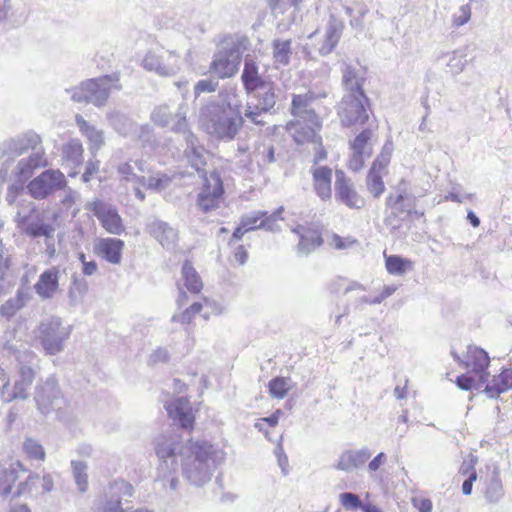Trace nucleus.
Instances as JSON below:
<instances>
[{
  "label": "nucleus",
  "mask_w": 512,
  "mask_h": 512,
  "mask_svg": "<svg viewBox=\"0 0 512 512\" xmlns=\"http://www.w3.org/2000/svg\"><path fill=\"white\" fill-rule=\"evenodd\" d=\"M341 87L343 95L336 105L337 116L344 128H359L369 120L371 100L364 85L366 71L351 64L343 63L341 67Z\"/></svg>",
  "instance_id": "1"
},
{
  "label": "nucleus",
  "mask_w": 512,
  "mask_h": 512,
  "mask_svg": "<svg viewBox=\"0 0 512 512\" xmlns=\"http://www.w3.org/2000/svg\"><path fill=\"white\" fill-rule=\"evenodd\" d=\"M223 460V451L212 443L205 440L187 441L182 452V475L191 485L202 487L211 480Z\"/></svg>",
  "instance_id": "2"
},
{
  "label": "nucleus",
  "mask_w": 512,
  "mask_h": 512,
  "mask_svg": "<svg viewBox=\"0 0 512 512\" xmlns=\"http://www.w3.org/2000/svg\"><path fill=\"white\" fill-rule=\"evenodd\" d=\"M199 120L204 130L221 141H232L244 124L240 106L230 102H210L201 107Z\"/></svg>",
  "instance_id": "3"
},
{
  "label": "nucleus",
  "mask_w": 512,
  "mask_h": 512,
  "mask_svg": "<svg viewBox=\"0 0 512 512\" xmlns=\"http://www.w3.org/2000/svg\"><path fill=\"white\" fill-rule=\"evenodd\" d=\"M40 144V136L33 131L5 140L0 144V160H2L3 165L8 167L16 157L33 150L34 152L27 158H22L16 167V177L19 181L24 182L32 176L35 169L47 165L43 153L36 151Z\"/></svg>",
  "instance_id": "4"
},
{
  "label": "nucleus",
  "mask_w": 512,
  "mask_h": 512,
  "mask_svg": "<svg viewBox=\"0 0 512 512\" xmlns=\"http://www.w3.org/2000/svg\"><path fill=\"white\" fill-rule=\"evenodd\" d=\"M156 456L160 463L157 468L156 481L175 491L178 488V458L182 459L185 443L182 436L175 431H166L153 440Z\"/></svg>",
  "instance_id": "5"
},
{
  "label": "nucleus",
  "mask_w": 512,
  "mask_h": 512,
  "mask_svg": "<svg viewBox=\"0 0 512 512\" xmlns=\"http://www.w3.org/2000/svg\"><path fill=\"white\" fill-rule=\"evenodd\" d=\"M113 89H122L118 72L85 80L79 86L66 91L76 103H90L96 107H103Z\"/></svg>",
  "instance_id": "6"
},
{
  "label": "nucleus",
  "mask_w": 512,
  "mask_h": 512,
  "mask_svg": "<svg viewBox=\"0 0 512 512\" xmlns=\"http://www.w3.org/2000/svg\"><path fill=\"white\" fill-rule=\"evenodd\" d=\"M187 105L185 103L180 104V107L176 113L179 118L176 123L171 126V131L174 133L181 134L185 142L184 156L192 168H194L198 176L202 178V174L209 175L204 167L207 164L206 149L203 144L200 143L199 138L192 132L190 125L186 118Z\"/></svg>",
  "instance_id": "7"
},
{
  "label": "nucleus",
  "mask_w": 512,
  "mask_h": 512,
  "mask_svg": "<svg viewBox=\"0 0 512 512\" xmlns=\"http://www.w3.org/2000/svg\"><path fill=\"white\" fill-rule=\"evenodd\" d=\"M71 327L65 326L59 317L43 320L38 327V340L47 355H56L64 350L69 339Z\"/></svg>",
  "instance_id": "8"
},
{
  "label": "nucleus",
  "mask_w": 512,
  "mask_h": 512,
  "mask_svg": "<svg viewBox=\"0 0 512 512\" xmlns=\"http://www.w3.org/2000/svg\"><path fill=\"white\" fill-rule=\"evenodd\" d=\"M249 96V102L245 110V117L256 125H262L263 122L258 117L263 113L272 112L276 104V85L272 81H266L256 89L246 92Z\"/></svg>",
  "instance_id": "9"
},
{
  "label": "nucleus",
  "mask_w": 512,
  "mask_h": 512,
  "mask_svg": "<svg viewBox=\"0 0 512 512\" xmlns=\"http://www.w3.org/2000/svg\"><path fill=\"white\" fill-rule=\"evenodd\" d=\"M134 494L133 486L123 480L116 479L109 483L107 491L99 495L92 503V512H126L122 501Z\"/></svg>",
  "instance_id": "10"
},
{
  "label": "nucleus",
  "mask_w": 512,
  "mask_h": 512,
  "mask_svg": "<svg viewBox=\"0 0 512 512\" xmlns=\"http://www.w3.org/2000/svg\"><path fill=\"white\" fill-rule=\"evenodd\" d=\"M247 42V38H242L220 50L211 63L210 71L221 79L234 76L239 69Z\"/></svg>",
  "instance_id": "11"
},
{
  "label": "nucleus",
  "mask_w": 512,
  "mask_h": 512,
  "mask_svg": "<svg viewBox=\"0 0 512 512\" xmlns=\"http://www.w3.org/2000/svg\"><path fill=\"white\" fill-rule=\"evenodd\" d=\"M14 221L19 231L32 239L41 237L46 240L53 239L54 225L44 221L43 214L35 205L25 212L18 211Z\"/></svg>",
  "instance_id": "12"
},
{
  "label": "nucleus",
  "mask_w": 512,
  "mask_h": 512,
  "mask_svg": "<svg viewBox=\"0 0 512 512\" xmlns=\"http://www.w3.org/2000/svg\"><path fill=\"white\" fill-rule=\"evenodd\" d=\"M67 185L65 175L58 169H46L26 186L27 193L35 200H44Z\"/></svg>",
  "instance_id": "13"
},
{
  "label": "nucleus",
  "mask_w": 512,
  "mask_h": 512,
  "mask_svg": "<svg viewBox=\"0 0 512 512\" xmlns=\"http://www.w3.org/2000/svg\"><path fill=\"white\" fill-rule=\"evenodd\" d=\"M34 400L38 411L44 416L62 409L65 405V399L54 376H49L37 384Z\"/></svg>",
  "instance_id": "14"
},
{
  "label": "nucleus",
  "mask_w": 512,
  "mask_h": 512,
  "mask_svg": "<svg viewBox=\"0 0 512 512\" xmlns=\"http://www.w3.org/2000/svg\"><path fill=\"white\" fill-rule=\"evenodd\" d=\"M202 188L197 196V205L204 212H210L219 207L225 189L221 172L213 169L209 175L202 174Z\"/></svg>",
  "instance_id": "15"
},
{
  "label": "nucleus",
  "mask_w": 512,
  "mask_h": 512,
  "mask_svg": "<svg viewBox=\"0 0 512 512\" xmlns=\"http://www.w3.org/2000/svg\"><path fill=\"white\" fill-rule=\"evenodd\" d=\"M34 378L35 373L31 367L21 366L18 376L13 380V382L8 378L7 384L0 393V399L5 403L28 399Z\"/></svg>",
  "instance_id": "16"
},
{
  "label": "nucleus",
  "mask_w": 512,
  "mask_h": 512,
  "mask_svg": "<svg viewBox=\"0 0 512 512\" xmlns=\"http://www.w3.org/2000/svg\"><path fill=\"white\" fill-rule=\"evenodd\" d=\"M142 66L145 70L155 72L159 76H173L180 69L179 55L174 51H164L161 54L148 51L142 60Z\"/></svg>",
  "instance_id": "17"
},
{
  "label": "nucleus",
  "mask_w": 512,
  "mask_h": 512,
  "mask_svg": "<svg viewBox=\"0 0 512 512\" xmlns=\"http://www.w3.org/2000/svg\"><path fill=\"white\" fill-rule=\"evenodd\" d=\"M86 208L99 220L102 227L110 234L120 235L124 225L117 209L100 199L89 202Z\"/></svg>",
  "instance_id": "18"
},
{
  "label": "nucleus",
  "mask_w": 512,
  "mask_h": 512,
  "mask_svg": "<svg viewBox=\"0 0 512 512\" xmlns=\"http://www.w3.org/2000/svg\"><path fill=\"white\" fill-rule=\"evenodd\" d=\"M146 232L153 237L163 249L172 252L179 242V231L168 222L153 219L146 224Z\"/></svg>",
  "instance_id": "19"
},
{
  "label": "nucleus",
  "mask_w": 512,
  "mask_h": 512,
  "mask_svg": "<svg viewBox=\"0 0 512 512\" xmlns=\"http://www.w3.org/2000/svg\"><path fill=\"white\" fill-rule=\"evenodd\" d=\"M372 135V130L366 128L357 134L352 141H350L349 145L352 150V155L348 163L350 170L354 172L360 171L364 166L365 159L371 157L373 153V149L370 145Z\"/></svg>",
  "instance_id": "20"
},
{
  "label": "nucleus",
  "mask_w": 512,
  "mask_h": 512,
  "mask_svg": "<svg viewBox=\"0 0 512 512\" xmlns=\"http://www.w3.org/2000/svg\"><path fill=\"white\" fill-rule=\"evenodd\" d=\"M335 175V199L351 209H362L365 199L354 189L351 180L342 170H336Z\"/></svg>",
  "instance_id": "21"
},
{
  "label": "nucleus",
  "mask_w": 512,
  "mask_h": 512,
  "mask_svg": "<svg viewBox=\"0 0 512 512\" xmlns=\"http://www.w3.org/2000/svg\"><path fill=\"white\" fill-rule=\"evenodd\" d=\"M169 417L181 429L190 430L195 423L188 399L180 397L165 405Z\"/></svg>",
  "instance_id": "22"
},
{
  "label": "nucleus",
  "mask_w": 512,
  "mask_h": 512,
  "mask_svg": "<svg viewBox=\"0 0 512 512\" xmlns=\"http://www.w3.org/2000/svg\"><path fill=\"white\" fill-rule=\"evenodd\" d=\"M466 358L464 368L476 373L480 382H487L489 377L488 367L490 364L488 353L482 348L469 346Z\"/></svg>",
  "instance_id": "23"
},
{
  "label": "nucleus",
  "mask_w": 512,
  "mask_h": 512,
  "mask_svg": "<svg viewBox=\"0 0 512 512\" xmlns=\"http://www.w3.org/2000/svg\"><path fill=\"white\" fill-rule=\"evenodd\" d=\"M124 241L119 238H100L94 244V252L110 264H119L122 260Z\"/></svg>",
  "instance_id": "24"
},
{
  "label": "nucleus",
  "mask_w": 512,
  "mask_h": 512,
  "mask_svg": "<svg viewBox=\"0 0 512 512\" xmlns=\"http://www.w3.org/2000/svg\"><path fill=\"white\" fill-rule=\"evenodd\" d=\"M59 287V271L50 268L43 271L34 285L35 292L41 299H50Z\"/></svg>",
  "instance_id": "25"
},
{
  "label": "nucleus",
  "mask_w": 512,
  "mask_h": 512,
  "mask_svg": "<svg viewBox=\"0 0 512 512\" xmlns=\"http://www.w3.org/2000/svg\"><path fill=\"white\" fill-rule=\"evenodd\" d=\"M371 455L372 452L366 447L359 450H347L340 455L335 467L338 470L349 473L353 469L363 466Z\"/></svg>",
  "instance_id": "26"
},
{
  "label": "nucleus",
  "mask_w": 512,
  "mask_h": 512,
  "mask_svg": "<svg viewBox=\"0 0 512 512\" xmlns=\"http://www.w3.org/2000/svg\"><path fill=\"white\" fill-rule=\"evenodd\" d=\"M512 388V368H503L502 371L494 376L487 383L483 392L490 399H497L501 393Z\"/></svg>",
  "instance_id": "27"
},
{
  "label": "nucleus",
  "mask_w": 512,
  "mask_h": 512,
  "mask_svg": "<svg viewBox=\"0 0 512 512\" xmlns=\"http://www.w3.org/2000/svg\"><path fill=\"white\" fill-rule=\"evenodd\" d=\"M258 64L251 55L244 58V68L241 74V81L245 91L256 89L267 80L263 78L258 71Z\"/></svg>",
  "instance_id": "28"
},
{
  "label": "nucleus",
  "mask_w": 512,
  "mask_h": 512,
  "mask_svg": "<svg viewBox=\"0 0 512 512\" xmlns=\"http://www.w3.org/2000/svg\"><path fill=\"white\" fill-rule=\"evenodd\" d=\"M342 34V24L337 22L334 16L330 17L327 24L324 41L319 47L321 56L329 55L337 46Z\"/></svg>",
  "instance_id": "29"
},
{
  "label": "nucleus",
  "mask_w": 512,
  "mask_h": 512,
  "mask_svg": "<svg viewBox=\"0 0 512 512\" xmlns=\"http://www.w3.org/2000/svg\"><path fill=\"white\" fill-rule=\"evenodd\" d=\"M30 298L31 294L28 288H18L16 295L12 298H9L4 304L0 306V314L7 319L12 318L26 305Z\"/></svg>",
  "instance_id": "30"
},
{
  "label": "nucleus",
  "mask_w": 512,
  "mask_h": 512,
  "mask_svg": "<svg viewBox=\"0 0 512 512\" xmlns=\"http://www.w3.org/2000/svg\"><path fill=\"white\" fill-rule=\"evenodd\" d=\"M76 123L81 133L88 139L90 144V150L95 156L96 152L104 144V133L102 130H98L95 126L87 122L82 116H76Z\"/></svg>",
  "instance_id": "31"
},
{
  "label": "nucleus",
  "mask_w": 512,
  "mask_h": 512,
  "mask_svg": "<svg viewBox=\"0 0 512 512\" xmlns=\"http://www.w3.org/2000/svg\"><path fill=\"white\" fill-rule=\"evenodd\" d=\"M414 198L405 191H401L396 196L389 194L386 197L385 205L392 210V214L396 217L401 213H412L414 206Z\"/></svg>",
  "instance_id": "32"
},
{
  "label": "nucleus",
  "mask_w": 512,
  "mask_h": 512,
  "mask_svg": "<svg viewBox=\"0 0 512 512\" xmlns=\"http://www.w3.org/2000/svg\"><path fill=\"white\" fill-rule=\"evenodd\" d=\"M182 279L187 290L192 294H198L203 288L200 275L193 267L190 260H185L181 267Z\"/></svg>",
  "instance_id": "33"
},
{
  "label": "nucleus",
  "mask_w": 512,
  "mask_h": 512,
  "mask_svg": "<svg viewBox=\"0 0 512 512\" xmlns=\"http://www.w3.org/2000/svg\"><path fill=\"white\" fill-rule=\"evenodd\" d=\"M21 467L20 462L17 461L11 464L9 468L0 470V495L13 494L12 487L19 478L18 472Z\"/></svg>",
  "instance_id": "34"
},
{
  "label": "nucleus",
  "mask_w": 512,
  "mask_h": 512,
  "mask_svg": "<svg viewBox=\"0 0 512 512\" xmlns=\"http://www.w3.org/2000/svg\"><path fill=\"white\" fill-rule=\"evenodd\" d=\"M504 495L500 471L497 467L492 470L485 490V498L489 503H498Z\"/></svg>",
  "instance_id": "35"
},
{
  "label": "nucleus",
  "mask_w": 512,
  "mask_h": 512,
  "mask_svg": "<svg viewBox=\"0 0 512 512\" xmlns=\"http://www.w3.org/2000/svg\"><path fill=\"white\" fill-rule=\"evenodd\" d=\"M107 119L113 129L122 136L129 135L135 126L134 121L130 117L119 111L107 114Z\"/></svg>",
  "instance_id": "36"
},
{
  "label": "nucleus",
  "mask_w": 512,
  "mask_h": 512,
  "mask_svg": "<svg viewBox=\"0 0 512 512\" xmlns=\"http://www.w3.org/2000/svg\"><path fill=\"white\" fill-rule=\"evenodd\" d=\"M323 244V238L319 230L310 228L309 231L299 240L297 252L300 255H308L317 247Z\"/></svg>",
  "instance_id": "37"
},
{
  "label": "nucleus",
  "mask_w": 512,
  "mask_h": 512,
  "mask_svg": "<svg viewBox=\"0 0 512 512\" xmlns=\"http://www.w3.org/2000/svg\"><path fill=\"white\" fill-rule=\"evenodd\" d=\"M71 472L77 489L80 493H86L89 488L88 482V465L81 460L71 461Z\"/></svg>",
  "instance_id": "38"
},
{
  "label": "nucleus",
  "mask_w": 512,
  "mask_h": 512,
  "mask_svg": "<svg viewBox=\"0 0 512 512\" xmlns=\"http://www.w3.org/2000/svg\"><path fill=\"white\" fill-rule=\"evenodd\" d=\"M385 267L390 275H404L411 267L412 261L400 255L384 254Z\"/></svg>",
  "instance_id": "39"
},
{
  "label": "nucleus",
  "mask_w": 512,
  "mask_h": 512,
  "mask_svg": "<svg viewBox=\"0 0 512 512\" xmlns=\"http://www.w3.org/2000/svg\"><path fill=\"white\" fill-rule=\"evenodd\" d=\"M292 41L290 39H274L272 42V53L275 63L287 66L290 63L292 54Z\"/></svg>",
  "instance_id": "40"
},
{
  "label": "nucleus",
  "mask_w": 512,
  "mask_h": 512,
  "mask_svg": "<svg viewBox=\"0 0 512 512\" xmlns=\"http://www.w3.org/2000/svg\"><path fill=\"white\" fill-rule=\"evenodd\" d=\"M180 107V105L178 106ZM179 109V108H177ZM178 110L173 112L169 105L162 104L154 108V110L151 113V120L154 124L164 128L168 127L172 121V119L175 117L176 119H179L176 115ZM178 120L175 121V123Z\"/></svg>",
  "instance_id": "41"
},
{
  "label": "nucleus",
  "mask_w": 512,
  "mask_h": 512,
  "mask_svg": "<svg viewBox=\"0 0 512 512\" xmlns=\"http://www.w3.org/2000/svg\"><path fill=\"white\" fill-rule=\"evenodd\" d=\"M466 373L459 375L456 380V386L464 391H472L474 389H479L486 382H480L478 375L473 371L467 369Z\"/></svg>",
  "instance_id": "42"
},
{
  "label": "nucleus",
  "mask_w": 512,
  "mask_h": 512,
  "mask_svg": "<svg viewBox=\"0 0 512 512\" xmlns=\"http://www.w3.org/2000/svg\"><path fill=\"white\" fill-rule=\"evenodd\" d=\"M366 187L374 198H380L385 191V184L381 173L368 171L366 176Z\"/></svg>",
  "instance_id": "43"
},
{
  "label": "nucleus",
  "mask_w": 512,
  "mask_h": 512,
  "mask_svg": "<svg viewBox=\"0 0 512 512\" xmlns=\"http://www.w3.org/2000/svg\"><path fill=\"white\" fill-rule=\"evenodd\" d=\"M23 451L27 457L32 460L44 461L46 458L44 447L39 441L33 438H26L24 440Z\"/></svg>",
  "instance_id": "44"
},
{
  "label": "nucleus",
  "mask_w": 512,
  "mask_h": 512,
  "mask_svg": "<svg viewBox=\"0 0 512 512\" xmlns=\"http://www.w3.org/2000/svg\"><path fill=\"white\" fill-rule=\"evenodd\" d=\"M138 139L143 148L154 150L158 146L157 138L154 134L153 127L149 124L141 125L138 132Z\"/></svg>",
  "instance_id": "45"
},
{
  "label": "nucleus",
  "mask_w": 512,
  "mask_h": 512,
  "mask_svg": "<svg viewBox=\"0 0 512 512\" xmlns=\"http://www.w3.org/2000/svg\"><path fill=\"white\" fill-rule=\"evenodd\" d=\"M287 379L284 377H274L269 381V393L277 399H283L288 393Z\"/></svg>",
  "instance_id": "46"
},
{
  "label": "nucleus",
  "mask_w": 512,
  "mask_h": 512,
  "mask_svg": "<svg viewBox=\"0 0 512 512\" xmlns=\"http://www.w3.org/2000/svg\"><path fill=\"white\" fill-rule=\"evenodd\" d=\"M340 504L346 510H362L365 503L362 502L359 495L352 492H343L339 495Z\"/></svg>",
  "instance_id": "47"
},
{
  "label": "nucleus",
  "mask_w": 512,
  "mask_h": 512,
  "mask_svg": "<svg viewBox=\"0 0 512 512\" xmlns=\"http://www.w3.org/2000/svg\"><path fill=\"white\" fill-rule=\"evenodd\" d=\"M266 215V211L264 210H257L252 211L249 214H244L240 218V223L243 225V228H245L248 232L254 231L259 229L258 222L263 218V216Z\"/></svg>",
  "instance_id": "48"
},
{
  "label": "nucleus",
  "mask_w": 512,
  "mask_h": 512,
  "mask_svg": "<svg viewBox=\"0 0 512 512\" xmlns=\"http://www.w3.org/2000/svg\"><path fill=\"white\" fill-rule=\"evenodd\" d=\"M467 62V56L463 52L454 51L449 58L447 66L453 75H457L463 71Z\"/></svg>",
  "instance_id": "49"
},
{
  "label": "nucleus",
  "mask_w": 512,
  "mask_h": 512,
  "mask_svg": "<svg viewBox=\"0 0 512 512\" xmlns=\"http://www.w3.org/2000/svg\"><path fill=\"white\" fill-rule=\"evenodd\" d=\"M40 481L39 474L30 473L25 481L20 482L13 492V497H19L23 494L30 493L36 487V484Z\"/></svg>",
  "instance_id": "50"
},
{
  "label": "nucleus",
  "mask_w": 512,
  "mask_h": 512,
  "mask_svg": "<svg viewBox=\"0 0 512 512\" xmlns=\"http://www.w3.org/2000/svg\"><path fill=\"white\" fill-rule=\"evenodd\" d=\"M311 100L312 97L308 94L293 95L291 102V113L293 115H298L302 109L309 105Z\"/></svg>",
  "instance_id": "51"
},
{
  "label": "nucleus",
  "mask_w": 512,
  "mask_h": 512,
  "mask_svg": "<svg viewBox=\"0 0 512 512\" xmlns=\"http://www.w3.org/2000/svg\"><path fill=\"white\" fill-rule=\"evenodd\" d=\"M314 183H331L332 169L328 166H320L312 170Z\"/></svg>",
  "instance_id": "52"
},
{
  "label": "nucleus",
  "mask_w": 512,
  "mask_h": 512,
  "mask_svg": "<svg viewBox=\"0 0 512 512\" xmlns=\"http://www.w3.org/2000/svg\"><path fill=\"white\" fill-rule=\"evenodd\" d=\"M171 182V178L164 173L150 176L148 178V187L155 190H162L168 187Z\"/></svg>",
  "instance_id": "53"
},
{
  "label": "nucleus",
  "mask_w": 512,
  "mask_h": 512,
  "mask_svg": "<svg viewBox=\"0 0 512 512\" xmlns=\"http://www.w3.org/2000/svg\"><path fill=\"white\" fill-rule=\"evenodd\" d=\"M471 18V8L469 4L462 5L459 11L453 16V25L460 27L468 23Z\"/></svg>",
  "instance_id": "54"
},
{
  "label": "nucleus",
  "mask_w": 512,
  "mask_h": 512,
  "mask_svg": "<svg viewBox=\"0 0 512 512\" xmlns=\"http://www.w3.org/2000/svg\"><path fill=\"white\" fill-rule=\"evenodd\" d=\"M391 154L390 152H385V149L381 152L380 155L376 157L373 161L369 171L381 173L383 169H385L390 162Z\"/></svg>",
  "instance_id": "55"
},
{
  "label": "nucleus",
  "mask_w": 512,
  "mask_h": 512,
  "mask_svg": "<svg viewBox=\"0 0 512 512\" xmlns=\"http://www.w3.org/2000/svg\"><path fill=\"white\" fill-rule=\"evenodd\" d=\"M218 86V82L211 80V79H201L199 80L195 87H194V93L195 96H199L201 93L204 92H214Z\"/></svg>",
  "instance_id": "56"
},
{
  "label": "nucleus",
  "mask_w": 512,
  "mask_h": 512,
  "mask_svg": "<svg viewBox=\"0 0 512 512\" xmlns=\"http://www.w3.org/2000/svg\"><path fill=\"white\" fill-rule=\"evenodd\" d=\"M64 153L67 158L73 160L74 162H77L82 158V145L77 142H71L67 146H65Z\"/></svg>",
  "instance_id": "57"
},
{
  "label": "nucleus",
  "mask_w": 512,
  "mask_h": 512,
  "mask_svg": "<svg viewBox=\"0 0 512 512\" xmlns=\"http://www.w3.org/2000/svg\"><path fill=\"white\" fill-rule=\"evenodd\" d=\"M100 161L97 159H91L87 161L85 165L84 173L81 176V179L84 183H88L92 176L98 172Z\"/></svg>",
  "instance_id": "58"
},
{
  "label": "nucleus",
  "mask_w": 512,
  "mask_h": 512,
  "mask_svg": "<svg viewBox=\"0 0 512 512\" xmlns=\"http://www.w3.org/2000/svg\"><path fill=\"white\" fill-rule=\"evenodd\" d=\"M268 6L274 14H284L293 5L289 0H268Z\"/></svg>",
  "instance_id": "59"
},
{
  "label": "nucleus",
  "mask_w": 512,
  "mask_h": 512,
  "mask_svg": "<svg viewBox=\"0 0 512 512\" xmlns=\"http://www.w3.org/2000/svg\"><path fill=\"white\" fill-rule=\"evenodd\" d=\"M257 227H259V229H263L265 231H269V232H273V233L280 231L279 225L273 219V217H271L269 215V213L267 211H266V215L263 216V218L260 220Z\"/></svg>",
  "instance_id": "60"
},
{
  "label": "nucleus",
  "mask_w": 512,
  "mask_h": 512,
  "mask_svg": "<svg viewBox=\"0 0 512 512\" xmlns=\"http://www.w3.org/2000/svg\"><path fill=\"white\" fill-rule=\"evenodd\" d=\"M170 359L169 352L166 348L159 347L154 350L149 356V364L165 363Z\"/></svg>",
  "instance_id": "61"
},
{
  "label": "nucleus",
  "mask_w": 512,
  "mask_h": 512,
  "mask_svg": "<svg viewBox=\"0 0 512 512\" xmlns=\"http://www.w3.org/2000/svg\"><path fill=\"white\" fill-rule=\"evenodd\" d=\"M274 454L277 458L278 465L280 466L282 473L284 475H287V473H288V471H287L288 457H287L286 453L284 452V449H283V446L281 443H279L276 446V448L274 450Z\"/></svg>",
  "instance_id": "62"
},
{
  "label": "nucleus",
  "mask_w": 512,
  "mask_h": 512,
  "mask_svg": "<svg viewBox=\"0 0 512 512\" xmlns=\"http://www.w3.org/2000/svg\"><path fill=\"white\" fill-rule=\"evenodd\" d=\"M63 190L65 194L61 200V203L66 209H70L75 204L79 195L75 190L67 186Z\"/></svg>",
  "instance_id": "63"
},
{
  "label": "nucleus",
  "mask_w": 512,
  "mask_h": 512,
  "mask_svg": "<svg viewBox=\"0 0 512 512\" xmlns=\"http://www.w3.org/2000/svg\"><path fill=\"white\" fill-rule=\"evenodd\" d=\"M412 504L419 512H430L432 510V501L429 498L414 497L412 498Z\"/></svg>",
  "instance_id": "64"
}]
</instances>
